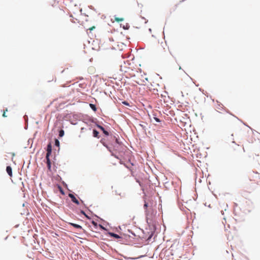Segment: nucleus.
Segmentation results:
<instances>
[{
	"label": "nucleus",
	"mask_w": 260,
	"mask_h": 260,
	"mask_svg": "<svg viewBox=\"0 0 260 260\" xmlns=\"http://www.w3.org/2000/svg\"><path fill=\"white\" fill-rule=\"evenodd\" d=\"M156 52L157 53L162 56L165 57L167 56L169 52V47L165 41L158 42L156 46Z\"/></svg>",
	"instance_id": "obj_1"
},
{
	"label": "nucleus",
	"mask_w": 260,
	"mask_h": 260,
	"mask_svg": "<svg viewBox=\"0 0 260 260\" xmlns=\"http://www.w3.org/2000/svg\"><path fill=\"white\" fill-rule=\"evenodd\" d=\"M147 218H152L156 213V210L153 208L152 205L149 206L148 209L145 210Z\"/></svg>",
	"instance_id": "obj_2"
},
{
	"label": "nucleus",
	"mask_w": 260,
	"mask_h": 260,
	"mask_svg": "<svg viewBox=\"0 0 260 260\" xmlns=\"http://www.w3.org/2000/svg\"><path fill=\"white\" fill-rule=\"evenodd\" d=\"M46 164H47V168H48V171L52 173V169H51V160H50L49 157H46Z\"/></svg>",
	"instance_id": "obj_3"
},
{
	"label": "nucleus",
	"mask_w": 260,
	"mask_h": 260,
	"mask_svg": "<svg viewBox=\"0 0 260 260\" xmlns=\"http://www.w3.org/2000/svg\"><path fill=\"white\" fill-rule=\"evenodd\" d=\"M216 110L219 112H221L222 111H224V109L223 106L222 104L217 103L215 106Z\"/></svg>",
	"instance_id": "obj_4"
},
{
	"label": "nucleus",
	"mask_w": 260,
	"mask_h": 260,
	"mask_svg": "<svg viewBox=\"0 0 260 260\" xmlns=\"http://www.w3.org/2000/svg\"><path fill=\"white\" fill-rule=\"evenodd\" d=\"M69 197L71 199V200L73 202L76 204L77 205L79 204V202L78 201V200L77 199H76L75 197L73 194L70 193L69 194Z\"/></svg>",
	"instance_id": "obj_5"
},
{
	"label": "nucleus",
	"mask_w": 260,
	"mask_h": 260,
	"mask_svg": "<svg viewBox=\"0 0 260 260\" xmlns=\"http://www.w3.org/2000/svg\"><path fill=\"white\" fill-rule=\"evenodd\" d=\"M52 152V147L50 144H48L47 146V154L46 157H49V156L51 154Z\"/></svg>",
	"instance_id": "obj_6"
},
{
	"label": "nucleus",
	"mask_w": 260,
	"mask_h": 260,
	"mask_svg": "<svg viewBox=\"0 0 260 260\" xmlns=\"http://www.w3.org/2000/svg\"><path fill=\"white\" fill-rule=\"evenodd\" d=\"M6 171L8 175L11 177L12 176V169L10 166H7L6 168Z\"/></svg>",
	"instance_id": "obj_7"
},
{
	"label": "nucleus",
	"mask_w": 260,
	"mask_h": 260,
	"mask_svg": "<svg viewBox=\"0 0 260 260\" xmlns=\"http://www.w3.org/2000/svg\"><path fill=\"white\" fill-rule=\"evenodd\" d=\"M254 174H255L256 175V177L259 179L258 173L257 172H254L252 171L249 173V179L250 181H255V180L254 179L251 178L252 176Z\"/></svg>",
	"instance_id": "obj_8"
},
{
	"label": "nucleus",
	"mask_w": 260,
	"mask_h": 260,
	"mask_svg": "<svg viewBox=\"0 0 260 260\" xmlns=\"http://www.w3.org/2000/svg\"><path fill=\"white\" fill-rule=\"evenodd\" d=\"M97 126H98V127H99L100 129H101L103 132V133L105 135H106V136L109 135V133L107 131H106L103 126H102L100 125H98Z\"/></svg>",
	"instance_id": "obj_9"
},
{
	"label": "nucleus",
	"mask_w": 260,
	"mask_h": 260,
	"mask_svg": "<svg viewBox=\"0 0 260 260\" xmlns=\"http://www.w3.org/2000/svg\"><path fill=\"white\" fill-rule=\"evenodd\" d=\"M93 135L94 137H96L98 138H100L99 133L95 129L93 130Z\"/></svg>",
	"instance_id": "obj_10"
},
{
	"label": "nucleus",
	"mask_w": 260,
	"mask_h": 260,
	"mask_svg": "<svg viewBox=\"0 0 260 260\" xmlns=\"http://www.w3.org/2000/svg\"><path fill=\"white\" fill-rule=\"evenodd\" d=\"M70 224L74 226V228H76L77 229H82V226H80L79 224L73 223H69Z\"/></svg>",
	"instance_id": "obj_11"
},
{
	"label": "nucleus",
	"mask_w": 260,
	"mask_h": 260,
	"mask_svg": "<svg viewBox=\"0 0 260 260\" xmlns=\"http://www.w3.org/2000/svg\"><path fill=\"white\" fill-rule=\"evenodd\" d=\"M115 21H116L117 22H120V21H122L124 20V18H118V17H115Z\"/></svg>",
	"instance_id": "obj_12"
},
{
	"label": "nucleus",
	"mask_w": 260,
	"mask_h": 260,
	"mask_svg": "<svg viewBox=\"0 0 260 260\" xmlns=\"http://www.w3.org/2000/svg\"><path fill=\"white\" fill-rule=\"evenodd\" d=\"M90 107H91V108L94 111H96V108L95 107V106L93 104H90Z\"/></svg>",
	"instance_id": "obj_13"
},
{
	"label": "nucleus",
	"mask_w": 260,
	"mask_h": 260,
	"mask_svg": "<svg viewBox=\"0 0 260 260\" xmlns=\"http://www.w3.org/2000/svg\"><path fill=\"white\" fill-rule=\"evenodd\" d=\"M110 234H111V236H112L115 238H117V239L120 238V236L116 234L111 233Z\"/></svg>",
	"instance_id": "obj_14"
},
{
	"label": "nucleus",
	"mask_w": 260,
	"mask_h": 260,
	"mask_svg": "<svg viewBox=\"0 0 260 260\" xmlns=\"http://www.w3.org/2000/svg\"><path fill=\"white\" fill-rule=\"evenodd\" d=\"M7 111H8V109H7V108H6L5 110H4V112H3V116L4 117H7V115H6V112Z\"/></svg>",
	"instance_id": "obj_15"
},
{
	"label": "nucleus",
	"mask_w": 260,
	"mask_h": 260,
	"mask_svg": "<svg viewBox=\"0 0 260 260\" xmlns=\"http://www.w3.org/2000/svg\"><path fill=\"white\" fill-rule=\"evenodd\" d=\"M64 135V131L63 130H60L59 133V136L60 137H62Z\"/></svg>",
	"instance_id": "obj_16"
},
{
	"label": "nucleus",
	"mask_w": 260,
	"mask_h": 260,
	"mask_svg": "<svg viewBox=\"0 0 260 260\" xmlns=\"http://www.w3.org/2000/svg\"><path fill=\"white\" fill-rule=\"evenodd\" d=\"M144 207L145 208V210H146V209H148L149 206H148V203H146V202H145V204H144Z\"/></svg>",
	"instance_id": "obj_17"
},
{
	"label": "nucleus",
	"mask_w": 260,
	"mask_h": 260,
	"mask_svg": "<svg viewBox=\"0 0 260 260\" xmlns=\"http://www.w3.org/2000/svg\"><path fill=\"white\" fill-rule=\"evenodd\" d=\"M135 82L138 84H140V85H141V84H143V82H141L140 81H137V80H136Z\"/></svg>",
	"instance_id": "obj_18"
},
{
	"label": "nucleus",
	"mask_w": 260,
	"mask_h": 260,
	"mask_svg": "<svg viewBox=\"0 0 260 260\" xmlns=\"http://www.w3.org/2000/svg\"><path fill=\"white\" fill-rule=\"evenodd\" d=\"M95 27L94 26H93L90 28H88V30H89L90 31H91L92 30H93L94 29H95Z\"/></svg>",
	"instance_id": "obj_19"
},
{
	"label": "nucleus",
	"mask_w": 260,
	"mask_h": 260,
	"mask_svg": "<svg viewBox=\"0 0 260 260\" xmlns=\"http://www.w3.org/2000/svg\"><path fill=\"white\" fill-rule=\"evenodd\" d=\"M59 142L58 140H55V145L59 146Z\"/></svg>",
	"instance_id": "obj_20"
},
{
	"label": "nucleus",
	"mask_w": 260,
	"mask_h": 260,
	"mask_svg": "<svg viewBox=\"0 0 260 260\" xmlns=\"http://www.w3.org/2000/svg\"><path fill=\"white\" fill-rule=\"evenodd\" d=\"M122 103H123V104L125 105H127V106H128V105H129V104H128L127 102H126V101H124V102H122Z\"/></svg>",
	"instance_id": "obj_21"
},
{
	"label": "nucleus",
	"mask_w": 260,
	"mask_h": 260,
	"mask_svg": "<svg viewBox=\"0 0 260 260\" xmlns=\"http://www.w3.org/2000/svg\"><path fill=\"white\" fill-rule=\"evenodd\" d=\"M154 119L157 122H159L160 121L159 119L158 118L155 117Z\"/></svg>",
	"instance_id": "obj_22"
},
{
	"label": "nucleus",
	"mask_w": 260,
	"mask_h": 260,
	"mask_svg": "<svg viewBox=\"0 0 260 260\" xmlns=\"http://www.w3.org/2000/svg\"><path fill=\"white\" fill-rule=\"evenodd\" d=\"M114 138H115V142H116V143L117 144H118L119 143H118V141L117 139V138H116L115 137H114Z\"/></svg>",
	"instance_id": "obj_23"
},
{
	"label": "nucleus",
	"mask_w": 260,
	"mask_h": 260,
	"mask_svg": "<svg viewBox=\"0 0 260 260\" xmlns=\"http://www.w3.org/2000/svg\"><path fill=\"white\" fill-rule=\"evenodd\" d=\"M92 223L94 225H95L96 223L94 221H92Z\"/></svg>",
	"instance_id": "obj_24"
},
{
	"label": "nucleus",
	"mask_w": 260,
	"mask_h": 260,
	"mask_svg": "<svg viewBox=\"0 0 260 260\" xmlns=\"http://www.w3.org/2000/svg\"><path fill=\"white\" fill-rule=\"evenodd\" d=\"M82 213H83L84 214H85L84 211H82Z\"/></svg>",
	"instance_id": "obj_25"
}]
</instances>
